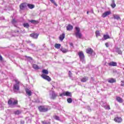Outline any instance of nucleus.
I'll use <instances>...</instances> for the list:
<instances>
[{
	"label": "nucleus",
	"mask_w": 124,
	"mask_h": 124,
	"mask_svg": "<svg viewBox=\"0 0 124 124\" xmlns=\"http://www.w3.org/2000/svg\"><path fill=\"white\" fill-rule=\"evenodd\" d=\"M113 16L114 19H115L116 20H120L121 19V17L118 15H113Z\"/></svg>",
	"instance_id": "obj_26"
},
{
	"label": "nucleus",
	"mask_w": 124,
	"mask_h": 124,
	"mask_svg": "<svg viewBox=\"0 0 124 124\" xmlns=\"http://www.w3.org/2000/svg\"><path fill=\"white\" fill-rule=\"evenodd\" d=\"M75 29L76 31H77V32L75 33V35L76 37H78V38H81V37H82V33L80 32V28L76 27L75 28Z\"/></svg>",
	"instance_id": "obj_3"
},
{
	"label": "nucleus",
	"mask_w": 124,
	"mask_h": 124,
	"mask_svg": "<svg viewBox=\"0 0 124 124\" xmlns=\"http://www.w3.org/2000/svg\"><path fill=\"white\" fill-rule=\"evenodd\" d=\"M109 66H117V63L116 62H111L108 63Z\"/></svg>",
	"instance_id": "obj_17"
},
{
	"label": "nucleus",
	"mask_w": 124,
	"mask_h": 124,
	"mask_svg": "<svg viewBox=\"0 0 124 124\" xmlns=\"http://www.w3.org/2000/svg\"><path fill=\"white\" fill-rule=\"evenodd\" d=\"M41 123L43 124H51V122H46L45 121H42Z\"/></svg>",
	"instance_id": "obj_37"
},
{
	"label": "nucleus",
	"mask_w": 124,
	"mask_h": 124,
	"mask_svg": "<svg viewBox=\"0 0 124 124\" xmlns=\"http://www.w3.org/2000/svg\"><path fill=\"white\" fill-rule=\"evenodd\" d=\"M69 77H72V73H71V71H69Z\"/></svg>",
	"instance_id": "obj_40"
},
{
	"label": "nucleus",
	"mask_w": 124,
	"mask_h": 124,
	"mask_svg": "<svg viewBox=\"0 0 124 124\" xmlns=\"http://www.w3.org/2000/svg\"><path fill=\"white\" fill-rule=\"evenodd\" d=\"M103 38L104 40H107V39H110V36L108 34H104Z\"/></svg>",
	"instance_id": "obj_23"
},
{
	"label": "nucleus",
	"mask_w": 124,
	"mask_h": 124,
	"mask_svg": "<svg viewBox=\"0 0 124 124\" xmlns=\"http://www.w3.org/2000/svg\"><path fill=\"white\" fill-rule=\"evenodd\" d=\"M15 82L16 83L15 85H20V81H18L17 79H15Z\"/></svg>",
	"instance_id": "obj_35"
},
{
	"label": "nucleus",
	"mask_w": 124,
	"mask_h": 124,
	"mask_svg": "<svg viewBox=\"0 0 124 124\" xmlns=\"http://www.w3.org/2000/svg\"><path fill=\"white\" fill-rule=\"evenodd\" d=\"M25 91L26 93L29 95V96H31L32 93V92H31V91L29 88H26L25 89Z\"/></svg>",
	"instance_id": "obj_14"
},
{
	"label": "nucleus",
	"mask_w": 124,
	"mask_h": 124,
	"mask_svg": "<svg viewBox=\"0 0 124 124\" xmlns=\"http://www.w3.org/2000/svg\"><path fill=\"white\" fill-rule=\"evenodd\" d=\"M0 61H2V56H1V55L0 54Z\"/></svg>",
	"instance_id": "obj_44"
},
{
	"label": "nucleus",
	"mask_w": 124,
	"mask_h": 124,
	"mask_svg": "<svg viewBox=\"0 0 124 124\" xmlns=\"http://www.w3.org/2000/svg\"><path fill=\"white\" fill-rule=\"evenodd\" d=\"M62 46V45L60 44H55L54 47L56 48V49H60Z\"/></svg>",
	"instance_id": "obj_28"
},
{
	"label": "nucleus",
	"mask_w": 124,
	"mask_h": 124,
	"mask_svg": "<svg viewBox=\"0 0 124 124\" xmlns=\"http://www.w3.org/2000/svg\"><path fill=\"white\" fill-rule=\"evenodd\" d=\"M95 33L96 37L97 38H98L99 36H101V34L100 33V32L99 31H96L95 32Z\"/></svg>",
	"instance_id": "obj_21"
},
{
	"label": "nucleus",
	"mask_w": 124,
	"mask_h": 124,
	"mask_svg": "<svg viewBox=\"0 0 124 124\" xmlns=\"http://www.w3.org/2000/svg\"><path fill=\"white\" fill-rule=\"evenodd\" d=\"M67 101L68 103H72V99L71 98H68L67 99Z\"/></svg>",
	"instance_id": "obj_33"
},
{
	"label": "nucleus",
	"mask_w": 124,
	"mask_h": 124,
	"mask_svg": "<svg viewBox=\"0 0 124 124\" xmlns=\"http://www.w3.org/2000/svg\"><path fill=\"white\" fill-rule=\"evenodd\" d=\"M89 80V78L87 77H84L82 78L81 79V82L83 83H85V82H87Z\"/></svg>",
	"instance_id": "obj_19"
},
{
	"label": "nucleus",
	"mask_w": 124,
	"mask_h": 124,
	"mask_svg": "<svg viewBox=\"0 0 124 124\" xmlns=\"http://www.w3.org/2000/svg\"><path fill=\"white\" fill-rule=\"evenodd\" d=\"M39 35V34L37 33H32L30 34L31 37H32V38H34L35 39H37V38H38Z\"/></svg>",
	"instance_id": "obj_10"
},
{
	"label": "nucleus",
	"mask_w": 124,
	"mask_h": 124,
	"mask_svg": "<svg viewBox=\"0 0 124 124\" xmlns=\"http://www.w3.org/2000/svg\"><path fill=\"white\" fill-rule=\"evenodd\" d=\"M121 83H122L121 84V87H124V81H121Z\"/></svg>",
	"instance_id": "obj_41"
},
{
	"label": "nucleus",
	"mask_w": 124,
	"mask_h": 124,
	"mask_svg": "<svg viewBox=\"0 0 124 124\" xmlns=\"http://www.w3.org/2000/svg\"><path fill=\"white\" fill-rule=\"evenodd\" d=\"M13 89L14 92H18L20 90V86L18 84H14L13 87Z\"/></svg>",
	"instance_id": "obj_7"
},
{
	"label": "nucleus",
	"mask_w": 124,
	"mask_h": 124,
	"mask_svg": "<svg viewBox=\"0 0 124 124\" xmlns=\"http://www.w3.org/2000/svg\"><path fill=\"white\" fill-rule=\"evenodd\" d=\"M42 73L43 74H44V75H48L49 74V72L48 71V70L43 69L42 70Z\"/></svg>",
	"instance_id": "obj_24"
},
{
	"label": "nucleus",
	"mask_w": 124,
	"mask_h": 124,
	"mask_svg": "<svg viewBox=\"0 0 124 124\" xmlns=\"http://www.w3.org/2000/svg\"><path fill=\"white\" fill-rule=\"evenodd\" d=\"M110 14H111V11L105 12L102 15V17L103 18H105L106 17H107V16H108V15H110Z\"/></svg>",
	"instance_id": "obj_9"
},
{
	"label": "nucleus",
	"mask_w": 124,
	"mask_h": 124,
	"mask_svg": "<svg viewBox=\"0 0 124 124\" xmlns=\"http://www.w3.org/2000/svg\"><path fill=\"white\" fill-rule=\"evenodd\" d=\"M112 3L110 4V6H111L112 8H115L116 7V3H115V0H111Z\"/></svg>",
	"instance_id": "obj_25"
},
{
	"label": "nucleus",
	"mask_w": 124,
	"mask_h": 124,
	"mask_svg": "<svg viewBox=\"0 0 124 124\" xmlns=\"http://www.w3.org/2000/svg\"><path fill=\"white\" fill-rule=\"evenodd\" d=\"M32 67L33 68H34V69H35L36 70H38V69H40L39 66H38V65L36 64H33Z\"/></svg>",
	"instance_id": "obj_22"
},
{
	"label": "nucleus",
	"mask_w": 124,
	"mask_h": 124,
	"mask_svg": "<svg viewBox=\"0 0 124 124\" xmlns=\"http://www.w3.org/2000/svg\"><path fill=\"white\" fill-rule=\"evenodd\" d=\"M57 96H58V95L55 92L53 91L51 93V96L50 97L51 99L55 100L56 98H57Z\"/></svg>",
	"instance_id": "obj_11"
},
{
	"label": "nucleus",
	"mask_w": 124,
	"mask_h": 124,
	"mask_svg": "<svg viewBox=\"0 0 124 124\" xmlns=\"http://www.w3.org/2000/svg\"><path fill=\"white\" fill-rule=\"evenodd\" d=\"M8 104L9 105H18V100H15L13 98H10L8 101Z\"/></svg>",
	"instance_id": "obj_1"
},
{
	"label": "nucleus",
	"mask_w": 124,
	"mask_h": 124,
	"mask_svg": "<svg viewBox=\"0 0 124 124\" xmlns=\"http://www.w3.org/2000/svg\"><path fill=\"white\" fill-rule=\"evenodd\" d=\"M23 27H24V28H27L28 29L30 27V24H29V23H24Z\"/></svg>",
	"instance_id": "obj_32"
},
{
	"label": "nucleus",
	"mask_w": 124,
	"mask_h": 124,
	"mask_svg": "<svg viewBox=\"0 0 124 124\" xmlns=\"http://www.w3.org/2000/svg\"><path fill=\"white\" fill-rule=\"evenodd\" d=\"M120 53H122V51H120Z\"/></svg>",
	"instance_id": "obj_50"
},
{
	"label": "nucleus",
	"mask_w": 124,
	"mask_h": 124,
	"mask_svg": "<svg viewBox=\"0 0 124 124\" xmlns=\"http://www.w3.org/2000/svg\"><path fill=\"white\" fill-rule=\"evenodd\" d=\"M27 6L29 7V8H30V9H32V8H34V5L33 4H28Z\"/></svg>",
	"instance_id": "obj_27"
},
{
	"label": "nucleus",
	"mask_w": 124,
	"mask_h": 124,
	"mask_svg": "<svg viewBox=\"0 0 124 124\" xmlns=\"http://www.w3.org/2000/svg\"><path fill=\"white\" fill-rule=\"evenodd\" d=\"M105 45L107 48H108V47H109V45H108V43H106Z\"/></svg>",
	"instance_id": "obj_43"
},
{
	"label": "nucleus",
	"mask_w": 124,
	"mask_h": 124,
	"mask_svg": "<svg viewBox=\"0 0 124 124\" xmlns=\"http://www.w3.org/2000/svg\"><path fill=\"white\" fill-rule=\"evenodd\" d=\"M106 109H108V110H110L111 108H110V106H107L106 108Z\"/></svg>",
	"instance_id": "obj_42"
},
{
	"label": "nucleus",
	"mask_w": 124,
	"mask_h": 124,
	"mask_svg": "<svg viewBox=\"0 0 124 124\" xmlns=\"http://www.w3.org/2000/svg\"><path fill=\"white\" fill-rule=\"evenodd\" d=\"M108 83L112 84L113 83H116L117 82V80H116L115 78H111L108 80Z\"/></svg>",
	"instance_id": "obj_13"
},
{
	"label": "nucleus",
	"mask_w": 124,
	"mask_h": 124,
	"mask_svg": "<svg viewBox=\"0 0 124 124\" xmlns=\"http://www.w3.org/2000/svg\"><path fill=\"white\" fill-rule=\"evenodd\" d=\"M51 2H52V3H53L55 5H56V6H57V3H56V2H55V0H50Z\"/></svg>",
	"instance_id": "obj_36"
},
{
	"label": "nucleus",
	"mask_w": 124,
	"mask_h": 124,
	"mask_svg": "<svg viewBox=\"0 0 124 124\" xmlns=\"http://www.w3.org/2000/svg\"><path fill=\"white\" fill-rule=\"evenodd\" d=\"M78 55L80 61L83 62V61L85 60V54H84V52L83 51H80L78 52Z\"/></svg>",
	"instance_id": "obj_4"
},
{
	"label": "nucleus",
	"mask_w": 124,
	"mask_h": 124,
	"mask_svg": "<svg viewBox=\"0 0 124 124\" xmlns=\"http://www.w3.org/2000/svg\"><path fill=\"white\" fill-rule=\"evenodd\" d=\"M15 115H20L21 114V111L19 110H17L16 111H15L14 112Z\"/></svg>",
	"instance_id": "obj_31"
},
{
	"label": "nucleus",
	"mask_w": 124,
	"mask_h": 124,
	"mask_svg": "<svg viewBox=\"0 0 124 124\" xmlns=\"http://www.w3.org/2000/svg\"><path fill=\"white\" fill-rule=\"evenodd\" d=\"M12 23L13 24H16V23H17V21L16 20V19H15V18L13 19L12 21Z\"/></svg>",
	"instance_id": "obj_38"
},
{
	"label": "nucleus",
	"mask_w": 124,
	"mask_h": 124,
	"mask_svg": "<svg viewBox=\"0 0 124 124\" xmlns=\"http://www.w3.org/2000/svg\"><path fill=\"white\" fill-rule=\"evenodd\" d=\"M25 58H26V59H27V60H30L31 61H32V58H31V57L25 56Z\"/></svg>",
	"instance_id": "obj_34"
},
{
	"label": "nucleus",
	"mask_w": 124,
	"mask_h": 124,
	"mask_svg": "<svg viewBox=\"0 0 124 124\" xmlns=\"http://www.w3.org/2000/svg\"><path fill=\"white\" fill-rule=\"evenodd\" d=\"M31 46H34V44H31Z\"/></svg>",
	"instance_id": "obj_48"
},
{
	"label": "nucleus",
	"mask_w": 124,
	"mask_h": 124,
	"mask_svg": "<svg viewBox=\"0 0 124 124\" xmlns=\"http://www.w3.org/2000/svg\"><path fill=\"white\" fill-rule=\"evenodd\" d=\"M27 3L24 2L22 3L19 5V8L20 10H24L27 7Z\"/></svg>",
	"instance_id": "obj_6"
},
{
	"label": "nucleus",
	"mask_w": 124,
	"mask_h": 124,
	"mask_svg": "<svg viewBox=\"0 0 124 124\" xmlns=\"http://www.w3.org/2000/svg\"><path fill=\"white\" fill-rule=\"evenodd\" d=\"M38 108L40 112H47L49 110V108H48L47 107L45 106H41L38 107Z\"/></svg>",
	"instance_id": "obj_2"
},
{
	"label": "nucleus",
	"mask_w": 124,
	"mask_h": 124,
	"mask_svg": "<svg viewBox=\"0 0 124 124\" xmlns=\"http://www.w3.org/2000/svg\"><path fill=\"white\" fill-rule=\"evenodd\" d=\"M60 96H63V94H62V93L60 94Z\"/></svg>",
	"instance_id": "obj_46"
},
{
	"label": "nucleus",
	"mask_w": 124,
	"mask_h": 124,
	"mask_svg": "<svg viewBox=\"0 0 124 124\" xmlns=\"http://www.w3.org/2000/svg\"><path fill=\"white\" fill-rule=\"evenodd\" d=\"M116 99L119 103H123V102H124V100L120 96H117Z\"/></svg>",
	"instance_id": "obj_15"
},
{
	"label": "nucleus",
	"mask_w": 124,
	"mask_h": 124,
	"mask_svg": "<svg viewBox=\"0 0 124 124\" xmlns=\"http://www.w3.org/2000/svg\"><path fill=\"white\" fill-rule=\"evenodd\" d=\"M114 121L115 122V123L120 124L123 122V119H122L121 117H116L114 118Z\"/></svg>",
	"instance_id": "obj_8"
},
{
	"label": "nucleus",
	"mask_w": 124,
	"mask_h": 124,
	"mask_svg": "<svg viewBox=\"0 0 124 124\" xmlns=\"http://www.w3.org/2000/svg\"><path fill=\"white\" fill-rule=\"evenodd\" d=\"M62 93L63 96H66L65 93Z\"/></svg>",
	"instance_id": "obj_45"
},
{
	"label": "nucleus",
	"mask_w": 124,
	"mask_h": 124,
	"mask_svg": "<svg viewBox=\"0 0 124 124\" xmlns=\"http://www.w3.org/2000/svg\"><path fill=\"white\" fill-rule=\"evenodd\" d=\"M65 95H66V96H70V97H71V96H72V94H71V93H70L69 92H66Z\"/></svg>",
	"instance_id": "obj_30"
},
{
	"label": "nucleus",
	"mask_w": 124,
	"mask_h": 124,
	"mask_svg": "<svg viewBox=\"0 0 124 124\" xmlns=\"http://www.w3.org/2000/svg\"><path fill=\"white\" fill-rule=\"evenodd\" d=\"M70 45H71V46H73V43H70Z\"/></svg>",
	"instance_id": "obj_47"
},
{
	"label": "nucleus",
	"mask_w": 124,
	"mask_h": 124,
	"mask_svg": "<svg viewBox=\"0 0 124 124\" xmlns=\"http://www.w3.org/2000/svg\"><path fill=\"white\" fill-rule=\"evenodd\" d=\"M65 36V34L64 33H62L61 35L59 36V39L61 41H62L63 39H64V37Z\"/></svg>",
	"instance_id": "obj_20"
},
{
	"label": "nucleus",
	"mask_w": 124,
	"mask_h": 124,
	"mask_svg": "<svg viewBox=\"0 0 124 124\" xmlns=\"http://www.w3.org/2000/svg\"><path fill=\"white\" fill-rule=\"evenodd\" d=\"M87 14H89V11L87 12Z\"/></svg>",
	"instance_id": "obj_49"
},
{
	"label": "nucleus",
	"mask_w": 124,
	"mask_h": 124,
	"mask_svg": "<svg viewBox=\"0 0 124 124\" xmlns=\"http://www.w3.org/2000/svg\"><path fill=\"white\" fill-rule=\"evenodd\" d=\"M66 30L69 31H72L73 30V26L68 24L66 27Z\"/></svg>",
	"instance_id": "obj_16"
},
{
	"label": "nucleus",
	"mask_w": 124,
	"mask_h": 124,
	"mask_svg": "<svg viewBox=\"0 0 124 124\" xmlns=\"http://www.w3.org/2000/svg\"><path fill=\"white\" fill-rule=\"evenodd\" d=\"M60 50L62 52V53H67V52H68V50L66 49V48H64L62 47Z\"/></svg>",
	"instance_id": "obj_29"
},
{
	"label": "nucleus",
	"mask_w": 124,
	"mask_h": 124,
	"mask_svg": "<svg viewBox=\"0 0 124 124\" xmlns=\"http://www.w3.org/2000/svg\"><path fill=\"white\" fill-rule=\"evenodd\" d=\"M54 119L55 120H57V121H59V120H60V117L59 116H58L57 115H55L54 116Z\"/></svg>",
	"instance_id": "obj_39"
},
{
	"label": "nucleus",
	"mask_w": 124,
	"mask_h": 124,
	"mask_svg": "<svg viewBox=\"0 0 124 124\" xmlns=\"http://www.w3.org/2000/svg\"><path fill=\"white\" fill-rule=\"evenodd\" d=\"M86 52L87 54H89L90 55H92V54H93V49H92V48L89 47L87 49H86Z\"/></svg>",
	"instance_id": "obj_12"
},
{
	"label": "nucleus",
	"mask_w": 124,
	"mask_h": 124,
	"mask_svg": "<svg viewBox=\"0 0 124 124\" xmlns=\"http://www.w3.org/2000/svg\"><path fill=\"white\" fill-rule=\"evenodd\" d=\"M29 22L31 24H34L35 25L39 24V21H38V20H35L34 19L30 20Z\"/></svg>",
	"instance_id": "obj_18"
},
{
	"label": "nucleus",
	"mask_w": 124,
	"mask_h": 124,
	"mask_svg": "<svg viewBox=\"0 0 124 124\" xmlns=\"http://www.w3.org/2000/svg\"><path fill=\"white\" fill-rule=\"evenodd\" d=\"M41 77L43 79H45V80H46V81H48V82H51V81H52V79L51 78L46 75L42 74Z\"/></svg>",
	"instance_id": "obj_5"
}]
</instances>
